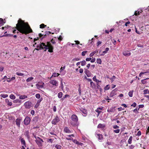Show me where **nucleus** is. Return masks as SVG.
Wrapping results in <instances>:
<instances>
[{"mask_svg": "<svg viewBox=\"0 0 149 149\" xmlns=\"http://www.w3.org/2000/svg\"><path fill=\"white\" fill-rule=\"evenodd\" d=\"M104 127L105 125L104 124H99L97 126V128H102Z\"/></svg>", "mask_w": 149, "mask_h": 149, "instance_id": "17", "label": "nucleus"}, {"mask_svg": "<svg viewBox=\"0 0 149 149\" xmlns=\"http://www.w3.org/2000/svg\"><path fill=\"white\" fill-rule=\"evenodd\" d=\"M38 120V117L37 116L35 117L33 119V121H34L35 123L37 122Z\"/></svg>", "mask_w": 149, "mask_h": 149, "instance_id": "29", "label": "nucleus"}, {"mask_svg": "<svg viewBox=\"0 0 149 149\" xmlns=\"http://www.w3.org/2000/svg\"><path fill=\"white\" fill-rule=\"evenodd\" d=\"M141 135V132L140 131H139L137 133V135L138 136H140Z\"/></svg>", "mask_w": 149, "mask_h": 149, "instance_id": "51", "label": "nucleus"}, {"mask_svg": "<svg viewBox=\"0 0 149 149\" xmlns=\"http://www.w3.org/2000/svg\"><path fill=\"white\" fill-rule=\"evenodd\" d=\"M146 134H148L149 135V129H147L146 130Z\"/></svg>", "mask_w": 149, "mask_h": 149, "instance_id": "64", "label": "nucleus"}, {"mask_svg": "<svg viewBox=\"0 0 149 149\" xmlns=\"http://www.w3.org/2000/svg\"><path fill=\"white\" fill-rule=\"evenodd\" d=\"M60 120L58 116H56L55 118L52 120V123L55 125H56L57 123L60 121Z\"/></svg>", "mask_w": 149, "mask_h": 149, "instance_id": "7", "label": "nucleus"}, {"mask_svg": "<svg viewBox=\"0 0 149 149\" xmlns=\"http://www.w3.org/2000/svg\"><path fill=\"white\" fill-rule=\"evenodd\" d=\"M16 74L19 76H22L24 75V74L23 73L18 72H16Z\"/></svg>", "mask_w": 149, "mask_h": 149, "instance_id": "33", "label": "nucleus"}, {"mask_svg": "<svg viewBox=\"0 0 149 149\" xmlns=\"http://www.w3.org/2000/svg\"><path fill=\"white\" fill-rule=\"evenodd\" d=\"M49 82L53 85H57L56 84H57V82L56 80H51L49 81Z\"/></svg>", "mask_w": 149, "mask_h": 149, "instance_id": "14", "label": "nucleus"}, {"mask_svg": "<svg viewBox=\"0 0 149 149\" xmlns=\"http://www.w3.org/2000/svg\"><path fill=\"white\" fill-rule=\"evenodd\" d=\"M3 19L2 18H0V24H1L3 23Z\"/></svg>", "mask_w": 149, "mask_h": 149, "instance_id": "53", "label": "nucleus"}, {"mask_svg": "<svg viewBox=\"0 0 149 149\" xmlns=\"http://www.w3.org/2000/svg\"><path fill=\"white\" fill-rule=\"evenodd\" d=\"M45 26H46V25H45L44 24H41L40 25V28H44Z\"/></svg>", "mask_w": 149, "mask_h": 149, "instance_id": "44", "label": "nucleus"}, {"mask_svg": "<svg viewBox=\"0 0 149 149\" xmlns=\"http://www.w3.org/2000/svg\"><path fill=\"white\" fill-rule=\"evenodd\" d=\"M74 42H76V43L75 44H79L80 45H82V44H79V42L78 41H75Z\"/></svg>", "mask_w": 149, "mask_h": 149, "instance_id": "52", "label": "nucleus"}, {"mask_svg": "<svg viewBox=\"0 0 149 149\" xmlns=\"http://www.w3.org/2000/svg\"><path fill=\"white\" fill-rule=\"evenodd\" d=\"M109 88L110 87L109 86V85H107L104 87V89L105 90H108L109 89Z\"/></svg>", "mask_w": 149, "mask_h": 149, "instance_id": "38", "label": "nucleus"}, {"mask_svg": "<svg viewBox=\"0 0 149 149\" xmlns=\"http://www.w3.org/2000/svg\"><path fill=\"white\" fill-rule=\"evenodd\" d=\"M16 28L20 33L26 34L32 32L28 23H25L21 19L18 21V23L16 24Z\"/></svg>", "mask_w": 149, "mask_h": 149, "instance_id": "1", "label": "nucleus"}, {"mask_svg": "<svg viewBox=\"0 0 149 149\" xmlns=\"http://www.w3.org/2000/svg\"><path fill=\"white\" fill-rule=\"evenodd\" d=\"M78 118L77 116L75 115H72L71 116V120L70 123L74 126H76L77 125Z\"/></svg>", "mask_w": 149, "mask_h": 149, "instance_id": "3", "label": "nucleus"}, {"mask_svg": "<svg viewBox=\"0 0 149 149\" xmlns=\"http://www.w3.org/2000/svg\"><path fill=\"white\" fill-rule=\"evenodd\" d=\"M130 23V22H126L125 23V25L126 26H127V24H129Z\"/></svg>", "mask_w": 149, "mask_h": 149, "instance_id": "62", "label": "nucleus"}, {"mask_svg": "<svg viewBox=\"0 0 149 149\" xmlns=\"http://www.w3.org/2000/svg\"><path fill=\"white\" fill-rule=\"evenodd\" d=\"M116 95V91L115 89L113 90L110 94V97H113L114 95Z\"/></svg>", "mask_w": 149, "mask_h": 149, "instance_id": "12", "label": "nucleus"}, {"mask_svg": "<svg viewBox=\"0 0 149 149\" xmlns=\"http://www.w3.org/2000/svg\"><path fill=\"white\" fill-rule=\"evenodd\" d=\"M81 62V66H84L86 64V61L85 60L82 61Z\"/></svg>", "mask_w": 149, "mask_h": 149, "instance_id": "31", "label": "nucleus"}, {"mask_svg": "<svg viewBox=\"0 0 149 149\" xmlns=\"http://www.w3.org/2000/svg\"><path fill=\"white\" fill-rule=\"evenodd\" d=\"M6 102L7 103V104L9 106H11L12 104V102H10L8 99H6L5 100Z\"/></svg>", "mask_w": 149, "mask_h": 149, "instance_id": "15", "label": "nucleus"}, {"mask_svg": "<svg viewBox=\"0 0 149 149\" xmlns=\"http://www.w3.org/2000/svg\"><path fill=\"white\" fill-rule=\"evenodd\" d=\"M36 97L38 99H39L40 97V95L39 94H37L36 95Z\"/></svg>", "mask_w": 149, "mask_h": 149, "instance_id": "37", "label": "nucleus"}, {"mask_svg": "<svg viewBox=\"0 0 149 149\" xmlns=\"http://www.w3.org/2000/svg\"><path fill=\"white\" fill-rule=\"evenodd\" d=\"M39 47V49L37 48H35V50H39L41 49H45V51H46L47 49H49L48 51L50 52H53V47L51 45V44L49 42H47V45H46L43 42L41 43L39 45H38L37 48Z\"/></svg>", "mask_w": 149, "mask_h": 149, "instance_id": "2", "label": "nucleus"}, {"mask_svg": "<svg viewBox=\"0 0 149 149\" xmlns=\"http://www.w3.org/2000/svg\"><path fill=\"white\" fill-rule=\"evenodd\" d=\"M113 132L116 133H119L120 132V130L119 129H117L116 130H113Z\"/></svg>", "mask_w": 149, "mask_h": 149, "instance_id": "41", "label": "nucleus"}, {"mask_svg": "<svg viewBox=\"0 0 149 149\" xmlns=\"http://www.w3.org/2000/svg\"><path fill=\"white\" fill-rule=\"evenodd\" d=\"M14 102L15 103H19L20 101L19 99H17L14 100Z\"/></svg>", "mask_w": 149, "mask_h": 149, "instance_id": "46", "label": "nucleus"}, {"mask_svg": "<svg viewBox=\"0 0 149 149\" xmlns=\"http://www.w3.org/2000/svg\"><path fill=\"white\" fill-rule=\"evenodd\" d=\"M97 62L98 63L101 64L102 63V61L100 58H98L97 59Z\"/></svg>", "mask_w": 149, "mask_h": 149, "instance_id": "30", "label": "nucleus"}, {"mask_svg": "<svg viewBox=\"0 0 149 149\" xmlns=\"http://www.w3.org/2000/svg\"><path fill=\"white\" fill-rule=\"evenodd\" d=\"M136 105V104L135 102H134L131 105V106H132L134 107H135Z\"/></svg>", "mask_w": 149, "mask_h": 149, "instance_id": "49", "label": "nucleus"}, {"mask_svg": "<svg viewBox=\"0 0 149 149\" xmlns=\"http://www.w3.org/2000/svg\"><path fill=\"white\" fill-rule=\"evenodd\" d=\"M10 98L13 100H14L15 99V97L14 95L13 94L11 95L10 96Z\"/></svg>", "mask_w": 149, "mask_h": 149, "instance_id": "34", "label": "nucleus"}, {"mask_svg": "<svg viewBox=\"0 0 149 149\" xmlns=\"http://www.w3.org/2000/svg\"><path fill=\"white\" fill-rule=\"evenodd\" d=\"M21 121V119L19 118H17L15 121L16 124L17 126L19 127H20V123Z\"/></svg>", "mask_w": 149, "mask_h": 149, "instance_id": "9", "label": "nucleus"}, {"mask_svg": "<svg viewBox=\"0 0 149 149\" xmlns=\"http://www.w3.org/2000/svg\"><path fill=\"white\" fill-rule=\"evenodd\" d=\"M133 111L136 114L138 113H139L138 111H137V109H134L133 110Z\"/></svg>", "mask_w": 149, "mask_h": 149, "instance_id": "43", "label": "nucleus"}, {"mask_svg": "<svg viewBox=\"0 0 149 149\" xmlns=\"http://www.w3.org/2000/svg\"><path fill=\"white\" fill-rule=\"evenodd\" d=\"M21 143L22 144H23L25 146H26V143L25 140L23 138H22L21 139Z\"/></svg>", "mask_w": 149, "mask_h": 149, "instance_id": "20", "label": "nucleus"}, {"mask_svg": "<svg viewBox=\"0 0 149 149\" xmlns=\"http://www.w3.org/2000/svg\"><path fill=\"white\" fill-rule=\"evenodd\" d=\"M55 147L57 149H61V146L57 144L55 146Z\"/></svg>", "mask_w": 149, "mask_h": 149, "instance_id": "28", "label": "nucleus"}, {"mask_svg": "<svg viewBox=\"0 0 149 149\" xmlns=\"http://www.w3.org/2000/svg\"><path fill=\"white\" fill-rule=\"evenodd\" d=\"M4 67H0V71L1 72H2L3 71V70L4 69Z\"/></svg>", "mask_w": 149, "mask_h": 149, "instance_id": "57", "label": "nucleus"}, {"mask_svg": "<svg viewBox=\"0 0 149 149\" xmlns=\"http://www.w3.org/2000/svg\"><path fill=\"white\" fill-rule=\"evenodd\" d=\"M113 128L114 129H117V128H119V126H118L117 125H115L113 126Z\"/></svg>", "mask_w": 149, "mask_h": 149, "instance_id": "60", "label": "nucleus"}, {"mask_svg": "<svg viewBox=\"0 0 149 149\" xmlns=\"http://www.w3.org/2000/svg\"><path fill=\"white\" fill-rule=\"evenodd\" d=\"M87 52V51H83L81 53V55L82 56H84L85 55V54Z\"/></svg>", "mask_w": 149, "mask_h": 149, "instance_id": "42", "label": "nucleus"}, {"mask_svg": "<svg viewBox=\"0 0 149 149\" xmlns=\"http://www.w3.org/2000/svg\"><path fill=\"white\" fill-rule=\"evenodd\" d=\"M95 135L96 136H98V139L99 140H101L102 139L103 137L102 135L97 133L95 134Z\"/></svg>", "mask_w": 149, "mask_h": 149, "instance_id": "13", "label": "nucleus"}, {"mask_svg": "<svg viewBox=\"0 0 149 149\" xmlns=\"http://www.w3.org/2000/svg\"><path fill=\"white\" fill-rule=\"evenodd\" d=\"M33 77H31L27 78L26 80V81L27 82H29L33 80Z\"/></svg>", "mask_w": 149, "mask_h": 149, "instance_id": "25", "label": "nucleus"}, {"mask_svg": "<svg viewBox=\"0 0 149 149\" xmlns=\"http://www.w3.org/2000/svg\"><path fill=\"white\" fill-rule=\"evenodd\" d=\"M99 110L98 109H96L95 110V111L96 112H97L98 113V115H99V114H100V113L101 112V111H99Z\"/></svg>", "mask_w": 149, "mask_h": 149, "instance_id": "47", "label": "nucleus"}, {"mask_svg": "<svg viewBox=\"0 0 149 149\" xmlns=\"http://www.w3.org/2000/svg\"><path fill=\"white\" fill-rule=\"evenodd\" d=\"M39 105V104L37 103L35 105V107L36 108H37L38 107Z\"/></svg>", "mask_w": 149, "mask_h": 149, "instance_id": "63", "label": "nucleus"}, {"mask_svg": "<svg viewBox=\"0 0 149 149\" xmlns=\"http://www.w3.org/2000/svg\"><path fill=\"white\" fill-rule=\"evenodd\" d=\"M44 84V83L43 82H41L40 83H39L38 84H36V86L37 88L38 89L40 88H42L43 87V85Z\"/></svg>", "mask_w": 149, "mask_h": 149, "instance_id": "8", "label": "nucleus"}, {"mask_svg": "<svg viewBox=\"0 0 149 149\" xmlns=\"http://www.w3.org/2000/svg\"><path fill=\"white\" fill-rule=\"evenodd\" d=\"M53 140L52 139H49L47 141L48 142H50L51 143H52L53 142Z\"/></svg>", "mask_w": 149, "mask_h": 149, "instance_id": "45", "label": "nucleus"}, {"mask_svg": "<svg viewBox=\"0 0 149 149\" xmlns=\"http://www.w3.org/2000/svg\"><path fill=\"white\" fill-rule=\"evenodd\" d=\"M90 84H91V86L92 87H93V86L94 85V83L93 81H92L90 82Z\"/></svg>", "mask_w": 149, "mask_h": 149, "instance_id": "50", "label": "nucleus"}, {"mask_svg": "<svg viewBox=\"0 0 149 149\" xmlns=\"http://www.w3.org/2000/svg\"><path fill=\"white\" fill-rule=\"evenodd\" d=\"M80 59V58H74L72 59L73 61H79Z\"/></svg>", "mask_w": 149, "mask_h": 149, "instance_id": "40", "label": "nucleus"}, {"mask_svg": "<svg viewBox=\"0 0 149 149\" xmlns=\"http://www.w3.org/2000/svg\"><path fill=\"white\" fill-rule=\"evenodd\" d=\"M27 97V96L26 95H21L19 96V98L20 99H24Z\"/></svg>", "mask_w": 149, "mask_h": 149, "instance_id": "21", "label": "nucleus"}, {"mask_svg": "<svg viewBox=\"0 0 149 149\" xmlns=\"http://www.w3.org/2000/svg\"><path fill=\"white\" fill-rule=\"evenodd\" d=\"M80 110L84 114H86L87 113V112L86 110L81 108Z\"/></svg>", "mask_w": 149, "mask_h": 149, "instance_id": "23", "label": "nucleus"}, {"mask_svg": "<svg viewBox=\"0 0 149 149\" xmlns=\"http://www.w3.org/2000/svg\"><path fill=\"white\" fill-rule=\"evenodd\" d=\"M31 121L30 118L28 116L26 117L24 120V123L25 125H27L30 123Z\"/></svg>", "mask_w": 149, "mask_h": 149, "instance_id": "6", "label": "nucleus"}, {"mask_svg": "<svg viewBox=\"0 0 149 149\" xmlns=\"http://www.w3.org/2000/svg\"><path fill=\"white\" fill-rule=\"evenodd\" d=\"M85 71L84 72L86 74L88 77H90L91 75V73L90 71L87 69H85Z\"/></svg>", "mask_w": 149, "mask_h": 149, "instance_id": "10", "label": "nucleus"}, {"mask_svg": "<svg viewBox=\"0 0 149 149\" xmlns=\"http://www.w3.org/2000/svg\"><path fill=\"white\" fill-rule=\"evenodd\" d=\"M95 58H93L92 59H91V63H93L95 61Z\"/></svg>", "mask_w": 149, "mask_h": 149, "instance_id": "56", "label": "nucleus"}, {"mask_svg": "<svg viewBox=\"0 0 149 149\" xmlns=\"http://www.w3.org/2000/svg\"><path fill=\"white\" fill-rule=\"evenodd\" d=\"M93 81H95L97 82V81H99V80H98L97 79H96V77L95 76L94 77H93Z\"/></svg>", "mask_w": 149, "mask_h": 149, "instance_id": "39", "label": "nucleus"}, {"mask_svg": "<svg viewBox=\"0 0 149 149\" xmlns=\"http://www.w3.org/2000/svg\"><path fill=\"white\" fill-rule=\"evenodd\" d=\"M143 74H149V69L147 71L145 72H143Z\"/></svg>", "mask_w": 149, "mask_h": 149, "instance_id": "48", "label": "nucleus"}, {"mask_svg": "<svg viewBox=\"0 0 149 149\" xmlns=\"http://www.w3.org/2000/svg\"><path fill=\"white\" fill-rule=\"evenodd\" d=\"M31 113L33 115L35 114V111L33 110H32L31 111Z\"/></svg>", "mask_w": 149, "mask_h": 149, "instance_id": "54", "label": "nucleus"}, {"mask_svg": "<svg viewBox=\"0 0 149 149\" xmlns=\"http://www.w3.org/2000/svg\"><path fill=\"white\" fill-rule=\"evenodd\" d=\"M135 31L137 34H141L139 31H137V29L136 27L135 28Z\"/></svg>", "mask_w": 149, "mask_h": 149, "instance_id": "58", "label": "nucleus"}, {"mask_svg": "<svg viewBox=\"0 0 149 149\" xmlns=\"http://www.w3.org/2000/svg\"><path fill=\"white\" fill-rule=\"evenodd\" d=\"M132 136H130L128 139V143L129 144H131L132 143Z\"/></svg>", "mask_w": 149, "mask_h": 149, "instance_id": "24", "label": "nucleus"}, {"mask_svg": "<svg viewBox=\"0 0 149 149\" xmlns=\"http://www.w3.org/2000/svg\"><path fill=\"white\" fill-rule=\"evenodd\" d=\"M79 72L80 73H82L83 72V69L81 68L80 69H79Z\"/></svg>", "mask_w": 149, "mask_h": 149, "instance_id": "59", "label": "nucleus"}, {"mask_svg": "<svg viewBox=\"0 0 149 149\" xmlns=\"http://www.w3.org/2000/svg\"><path fill=\"white\" fill-rule=\"evenodd\" d=\"M133 92V91H131L129 92L128 95L130 97H132V96Z\"/></svg>", "mask_w": 149, "mask_h": 149, "instance_id": "27", "label": "nucleus"}, {"mask_svg": "<svg viewBox=\"0 0 149 149\" xmlns=\"http://www.w3.org/2000/svg\"><path fill=\"white\" fill-rule=\"evenodd\" d=\"M59 75V74L56 73H54L53 74L52 76H54V77H57Z\"/></svg>", "mask_w": 149, "mask_h": 149, "instance_id": "36", "label": "nucleus"}, {"mask_svg": "<svg viewBox=\"0 0 149 149\" xmlns=\"http://www.w3.org/2000/svg\"><path fill=\"white\" fill-rule=\"evenodd\" d=\"M69 96H70L68 95V94L65 95L64 96H63V98H62L61 100H63L65 98H66L67 97H69Z\"/></svg>", "mask_w": 149, "mask_h": 149, "instance_id": "32", "label": "nucleus"}, {"mask_svg": "<svg viewBox=\"0 0 149 149\" xmlns=\"http://www.w3.org/2000/svg\"><path fill=\"white\" fill-rule=\"evenodd\" d=\"M98 52V50H95L94 52L91 53L90 54V55H89L90 56V57H91L93 56L95 53H97Z\"/></svg>", "mask_w": 149, "mask_h": 149, "instance_id": "16", "label": "nucleus"}, {"mask_svg": "<svg viewBox=\"0 0 149 149\" xmlns=\"http://www.w3.org/2000/svg\"><path fill=\"white\" fill-rule=\"evenodd\" d=\"M37 139L35 141L38 146L40 147L42 146V143L43 142L42 139L40 137H37Z\"/></svg>", "mask_w": 149, "mask_h": 149, "instance_id": "5", "label": "nucleus"}, {"mask_svg": "<svg viewBox=\"0 0 149 149\" xmlns=\"http://www.w3.org/2000/svg\"><path fill=\"white\" fill-rule=\"evenodd\" d=\"M64 131L66 133H70V132L67 127H65L64 128Z\"/></svg>", "mask_w": 149, "mask_h": 149, "instance_id": "22", "label": "nucleus"}, {"mask_svg": "<svg viewBox=\"0 0 149 149\" xmlns=\"http://www.w3.org/2000/svg\"><path fill=\"white\" fill-rule=\"evenodd\" d=\"M91 58H86V61H89L91 60Z\"/></svg>", "mask_w": 149, "mask_h": 149, "instance_id": "55", "label": "nucleus"}, {"mask_svg": "<svg viewBox=\"0 0 149 149\" xmlns=\"http://www.w3.org/2000/svg\"><path fill=\"white\" fill-rule=\"evenodd\" d=\"M25 135L27 137L28 139L29 138V132L28 131H26L24 133Z\"/></svg>", "mask_w": 149, "mask_h": 149, "instance_id": "19", "label": "nucleus"}, {"mask_svg": "<svg viewBox=\"0 0 149 149\" xmlns=\"http://www.w3.org/2000/svg\"><path fill=\"white\" fill-rule=\"evenodd\" d=\"M115 111L114 107H112L110 109H108L107 110L108 112H114Z\"/></svg>", "mask_w": 149, "mask_h": 149, "instance_id": "18", "label": "nucleus"}, {"mask_svg": "<svg viewBox=\"0 0 149 149\" xmlns=\"http://www.w3.org/2000/svg\"><path fill=\"white\" fill-rule=\"evenodd\" d=\"M65 66H64L63 67H61V68L60 70L61 71H62L65 69Z\"/></svg>", "mask_w": 149, "mask_h": 149, "instance_id": "61", "label": "nucleus"}, {"mask_svg": "<svg viewBox=\"0 0 149 149\" xmlns=\"http://www.w3.org/2000/svg\"><path fill=\"white\" fill-rule=\"evenodd\" d=\"M24 106L26 109H29L33 107L32 103L31 102L27 101L25 102Z\"/></svg>", "mask_w": 149, "mask_h": 149, "instance_id": "4", "label": "nucleus"}, {"mask_svg": "<svg viewBox=\"0 0 149 149\" xmlns=\"http://www.w3.org/2000/svg\"><path fill=\"white\" fill-rule=\"evenodd\" d=\"M123 54L125 56H130L131 54V53L130 52H128L124 51L123 52Z\"/></svg>", "mask_w": 149, "mask_h": 149, "instance_id": "11", "label": "nucleus"}, {"mask_svg": "<svg viewBox=\"0 0 149 149\" xmlns=\"http://www.w3.org/2000/svg\"><path fill=\"white\" fill-rule=\"evenodd\" d=\"M63 96V93L61 92H59L58 94V97L59 98H60L62 97Z\"/></svg>", "mask_w": 149, "mask_h": 149, "instance_id": "26", "label": "nucleus"}, {"mask_svg": "<svg viewBox=\"0 0 149 149\" xmlns=\"http://www.w3.org/2000/svg\"><path fill=\"white\" fill-rule=\"evenodd\" d=\"M1 96L5 98L7 97L8 95L7 94H2L1 95Z\"/></svg>", "mask_w": 149, "mask_h": 149, "instance_id": "35", "label": "nucleus"}]
</instances>
